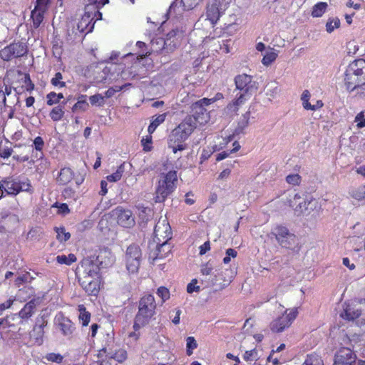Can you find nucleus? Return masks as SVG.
Returning a JSON list of instances; mask_svg holds the SVG:
<instances>
[{
    "mask_svg": "<svg viewBox=\"0 0 365 365\" xmlns=\"http://www.w3.org/2000/svg\"><path fill=\"white\" fill-rule=\"evenodd\" d=\"M344 82L347 91L352 92L365 85V60L359 58L347 66Z\"/></svg>",
    "mask_w": 365,
    "mask_h": 365,
    "instance_id": "obj_1",
    "label": "nucleus"
},
{
    "mask_svg": "<svg viewBox=\"0 0 365 365\" xmlns=\"http://www.w3.org/2000/svg\"><path fill=\"white\" fill-rule=\"evenodd\" d=\"M190 118H185L175 128H174L168 136V148H171L174 153L186 149L184 141L194 131Z\"/></svg>",
    "mask_w": 365,
    "mask_h": 365,
    "instance_id": "obj_2",
    "label": "nucleus"
},
{
    "mask_svg": "<svg viewBox=\"0 0 365 365\" xmlns=\"http://www.w3.org/2000/svg\"><path fill=\"white\" fill-rule=\"evenodd\" d=\"M156 303L151 294L143 296L138 303V311L135 317L133 329L135 331L147 325L155 314Z\"/></svg>",
    "mask_w": 365,
    "mask_h": 365,
    "instance_id": "obj_3",
    "label": "nucleus"
},
{
    "mask_svg": "<svg viewBox=\"0 0 365 365\" xmlns=\"http://www.w3.org/2000/svg\"><path fill=\"white\" fill-rule=\"evenodd\" d=\"M177 182L178 175L175 170L162 174L155 187V202H163L175 191Z\"/></svg>",
    "mask_w": 365,
    "mask_h": 365,
    "instance_id": "obj_4",
    "label": "nucleus"
},
{
    "mask_svg": "<svg viewBox=\"0 0 365 365\" xmlns=\"http://www.w3.org/2000/svg\"><path fill=\"white\" fill-rule=\"evenodd\" d=\"M236 88L240 91V96L234 101V106L243 104L258 89V83L247 74L237 75L235 78Z\"/></svg>",
    "mask_w": 365,
    "mask_h": 365,
    "instance_id": "obj_5",
    "label": "nucleus"
},
{
    "mask_svg": "<svg viewBox=\"0 0 365 365\" xmlns=\"http://www.w3.org/2000/svg\"><path fill=\"white\" fill-rule=\"evenodd\" d=\"M6 195H16L21 192H33L30 180L26 178L9 176L1 181Z\"/></svg>",
    "mask_w": 365,
    "mask_h": 365,
    "instance_id": "obj_6",
    "label": "nucleus"
},
{
    "mask_svg": "<svg viewBox=\"0 0 365 365\" xmlns=\"http://www.w3.org/2000/svg\"><path fill=\"white\" fill-rule=\"evenodd\" d=\"M268 237L271 240L275 239L282 248L294 250L298 245L296 235L291 232L287 227L282 225L274 226Z\"/></svg>",
    "mask_w": 365,
    "mask_h": 365,
    "instance_id": "obj_7",
    "label": "nucleus"
},
{
    "mask_svg": "<svg viewBox=\"0 0 365 365\" xmlns=\"http://www.w3.org/2000/svg\"><path fill=\"white\" fill-rule=\"evenodd\" d=\"M211 101V99L204 98L192 104L191 115L186 118H191L194 129L196 128L197 124L203 125L207 122L208 113L205 106L210 104Z\"/></svg>",
    "mask_w": 365,
    "mask_h": 365,
    "instance_id": "obj_8",
    "label": "nucleus"
},
{
    "mask_svg": "<svg viewBox=\"0 0 365 365\" xmlns=\"http://www.w3.org/2000/svg\"><path fill=\"white\" fill-rule=\"evenodd\" d=\"M141 250L138 245H130L126 250L125 255V262L126 269L129 273L134 274L138 272L141 260Z\"/></svg>",
    "mask_w": 365,
    "mask_h": 365,
    "instance_id": "obj_9",
    "label": "nucleus"
},
{
    "mask_svg": "<svg viewBox=\"0 0 365 365\" xmlns=\"http://www.w3.org/2000/svg\"><path fill=\"white\" fill-rule=\"evenodd\" d=\"M28 51L24 43L17 42L9 44L0 51V57L5 61L24 56Z\"/></svg>",
    "mask_w": 365,
    "mask_h": 365,
    "instance_id": "obj_10",
    "label": "nucleus"
},
{
    "mask_svg": "<svg viewBox=\"0 0 365 365\" xmlns=\"http://www.w3.org/2000/svg\"><path fill=\"white\" fill-rule=\"evenodd\" d=\"M341 316L349 321L357 320L358 324H365V304L359 306L349 304Z\"/></svg>",
    "mask_w": 365,
    "mask_h": 365,
    "instance_id": "obj_11",
    "label": "nucleus"
},
{
    "mask_svg": "<svg viewBox=\"0 0 365 365\" xmlns=\"http://www.w3.org/2000/svg\"><path fill=\"white\" fill-rule=\"evenodd\" d=\"M297 309H292L289 313L285 314L274 320L270 324V329L273 332H282L289 327L297 316Z\"/></svg>",
    "mask_w": 365,
    "mask_h": 365,
    "instance_id": "obj_12",
    "label": "nucleus"
},
{
    "mask_svg": "<svg viewBox=\"0 0 365 365\" xmlns=\"http://www.w3.org/2000/svg\"><path fill=\"white\" fill-rule=\"evenodd\" d=\"M224 1L225 0H210L207 3L206 16L212 25L217 23L227 7Z\"/></svg>",
    "mask_w": 365,
    "mask_h": 365,
    "instance_id": "obj_13",
    "label": "nucleus"
},
{
    "mask_svg": "<svg viewBox=\"0 0 365 365\" xmlns=\"http://www.w3.org/2000/svg\"><path fill=\"white\" fill-rule=\"evenodd\" d=\"M356 354L348 347L340 348L334 355L333 365H356Z\"/></svg>",
    "mask_w": 365,
    "mask_h": 365,
    "instance_id": "obj_14",
    "label": "nucleus"
},
{
    "mask_svg": "<svg viewBox=\"0 0 365 365\" xmlns=\"http://www.w3.org/2000/svg\"><path fill=\"white\" fill-rule=\"evenodd\" d=\"M171 238L172 232L169 223L165 220L158 222L154 228V242L160 244L163 241H169Z\"/></svg>",
    "mask_w": 365,
    "mask_h": 365,
    "instance_id": "obj_15",
    "label": "nucleus"
},
{
    "mask_svg": "<svg viewBox=\"0 0 365 365\" xmlns=\"http://www.w3.org/2000/svg\"><path fill=\"white\" fill-rule=\"evenodd\" d=\"M78 281H82V278L93 279H98V267L90 260H85L82 262L81 267L78 268L77 272Z\"/></svg>",
    "mask_w": 365,
    "mask_h": 365,
    "instance_id": "obj_16",
    "label": "nucleus"
},
{
    "mask_svg": "<svg viewBox=\"0 0 365 365\" xmlns=\"http://www.w3.org/2000/svg\"><path fill=\"white\" fill-rule=\"evenodd\" d=\"M55 323L65 336H71L75 329L72 322L62 313H58L55 318Z\"/></svg>",
    "mask_w": 365,
    "mask_h": 365,
    "instance_id": "obj_17",
    "label": "nucleus"
},
{
    "mask_svg": "<svg viewBox=\"0 0 365 365\" xmlns=\"http://www.w3.org/2000/svg\"><path fill=\"white\" fill-rule=\"evenodd\" d=\"M42 300L43 299L40 297H34L20 310L18 314L19 317L24 320L31 318L35 313L36 307L41 304Z\"/></svg>",
    "mask_w": 365,
    "mask_h": 365,
    "instance_id": "obj_18",
    "label": "nucleus"
},
{
    "mask_svg": "<svg viewBox=\"0 0 365 365\" xmlns=\"http://www.w3.org/2000/svg\"><path fill=\"white\" fill-rule=\"evenodd\" d=\"M95 22L92 14L88 11H86L81 19L78 21H76L77 30L83 31V33L88 34L91 32L94 28Z\"/></svg>",
    "mask_w": 365,
    "mask_h": 365,
    "instance_id": "obj_19",
    "label": "nucleus"
},
{
    "mask_svg": "<svg viewBox=\"0 0 365 365\" xmlns=\"http://www.w3.org/2000/svg\"><path fill=\"white\" fill-rule=\"evenodd\" d=\"M250 118V111H247L245 114L242 115V118L239 121L238 125L233 133V135H230L227 138H222V140L224 141V143H223L224 145H226L228 143L232 141L233 140L234 135L244 133V130L249 125Z\"/></svg>",
    "mask_w": 365,
    "mask_h": 365,
    "instance_id": "obj_20",
    "label": "nucleus"
},
{
    "mask_svg": "<svg viewBox=\"0 0 365 365\" xmlns=\"http://www.w3.org/2000/svg\"><path fill=\"white\" fill-rule=\"evenodd\" d=\"M118 224L123 227H131L135 225L133 213L128 210H118Z\"/></svg>",
    "mask_w": 365,
    "mask_h": 365,
    "instance_id": "obj_21",
    "label": "nucleus"
},
{
    "mask_svg": "<svg viewBox=\"0 0 365 365\" xmlns=\"http://www.w3.org/2000/svg\"><path fill=\"white\" fill-rule=\"evenodd\" d=\"M83 289L88 294L96 296L99 291V281L98 279H88L82 278V281L79 282Z\"/></svg>",
    "mask_w": 365,
    "mask_h": 365,
    "instance_id": "obj_22",
    "label": "nucleus"
},
{
    "mask_svg": "<svg viewBox=\"0 0 365 365\" xmlns=\"http://www.w3.org/2000/svg\"><path fill=\"white\" fill-rule=\"evenodd\" d=\"M172 246L168 241H163L160 244H156V250L153 253L154 259H163L167 257L171 252Z\"/></svg>",
    "mask_w": 365,
    "mask_h": 365,
    "instance_id": "obj_23",
    "label": "nucleus"
},
{
    "mask_svg": "<svg viewBox=\"0 0 365 365\" xmlns=\"http://www.w3.org/2000/svg\"><path fill=\"white\" fill-rule=\"evenodd\" d=\"M15 108H11V106L8 103L7 97L3 93V91L0 90V113H8V118H14Z\"/></svg>",
    "mask_w": 365,
    "mask_h": 365,
    "instance_id": "obj_24",
    "label": "nucleus"
},
{
    "mask_svg": "<svg viewBox=\"0 0 365 365\" xmlns=\"http://www.w3.org/2000/svg\"><path fill=\"white\" fill-rule=\"evenodd\" d=\"M73 172L70 168H63L59 172L56 178L58 184L66 185L73 178Z\"/></svg>",
    "mask_w": 365,
    "mask_h": 365,
    "instance_id": "obj_25",
    "label": "nucleus"
},
{
    "mask_svg": "<svg viewBox=\"0 0 365 365\" xmlns=\"http://www.w3.org/2000/svg\"><path fill=\"white\" fill-rule=\"evenodd\" d=\"M168 47V41H165L163 38H153L150 41V49L153 52L158 53L163 49H169Z\"/></svg>",
    "mask_w": 365,
    "mask_h": 365,
    "instance_id": "obj_26",
    "label": "nucleus"
},
{
    "mask_svg": "<svg viewBox=\"0 0 365 365\" xmlns=\"http://www.w3.org/2000/svg\"><path fill=\"white\" fill-rule=\"evenodd\" d=\"M181 34L178 29H173L168 34L165 41H168V45L170 47L169 50H173L178 43V38L180 37Z\"/></svg>",
    "mask_w": 365,
    "mask_h": 365,
    "instance_id": "obj_27",
    "label": "nucleus"
},
{
    "mask_svg": "<svg viewBox=\"0 0 365 365\" xmlns=\"http://www.w3.org/2000/svg\"><path fill=\"white\" fill-rule=\"evenodd\" d=\"M46 11L34 9L31 11V17L33 20L34 28H38L43 20V15Z\"/></svg>",
    "mask_w": 365,
    "mask_h": 365,
    "instance_id": "obj_28",
    "label": "nucleus"
},
{
    "mask_svg": "<svg viewBox=\"0 0 365 365\" xmlns=\"http://www.w3.org/2000/svg\"><path fill=\"white\" fill-rule=\"evenodd\" d=\"M166 115V113L158 115L151 121L148 128V131L150 134H152L155 129L165 120Z\"/></svg>",
    "mask_w": 365,
    "mask_h": 365,
    "instance_id": "obj_29",
    "label": "nucleus"
},
{
    "mask_svg": "<svg viewBox=\"0 0 365 365\" xmlns=\"http://www.w3.org/2000/svg\"><path fill=\"white\" fill-rule=\"evenodd\" d=\"M328 5L326 2H319L312 8V16L313 17H321L325 13Z\"/></svg>",
    "mask_w": 365,
    "mask_h": 365,
    "instance_id": "obj_30",
    "label": "nucleus"
},
{
    "mask_svg": "<svg viewBox=\"0 0 365 365\" xmlns=\"http://www.w3.org/2000/svg\"><path fill=\"white\" fill-rule=\"evenodd\" d=\"M63 108V105H58L51 110L49 116L53 121H58L62 119L64 115Z\"/></svg>",
    "mask_w": 365,
    "mask_h": 365,
    "instance_id": "obj_31",
    "label": "nucleus"
},
{
    "mask_svg": "<svg viewBox=\"0 0 365 365\" xmlns=\"http://www.w3.org/2000/svg\"><path fill=\"white\" fill-rule=\"evenodd\" d=\"M78 312H79V319L82 322L83 326H87L90 322L91 314L86 311L84 305L81 304L78 306Z\"/></svg>",
    "mask_w": 365,
    "mask_h": 365,
    "instance_id": "obj_32",
    "label": "nucleus"
},
{
    "mask_svg": "<svg viewBox=\"0 0 365 365\" xmlns=\"http://www.w3.org/2000/svg\"><path fill=\"white\" fill-rule=\"evenodd\" d=\"M302 365H324V362L321 356L312 354L307 356Z\"/></svg>",
    "mask_w": 365,
    "mask_h": 365,
    "instance_id": "obj_33",
    "label": "nucleus"
},
{
    "mask_svg": "<svg viewBox=\"0 0 365 365\" xmlns=\"http://www.w3.org/2000/svg\"><path fill=\"white\" fill-rule=\"evenodd\" d=\"M56 261L58 264L71 265L73 262L76 261V257L73 254H69L68 256L65 255H58Z\"/></svg>",
    "mask_w": 365,
    "mask_h": 365,
    "instance_id": "obj_34",
    "label": "nucleus"
},
{
    "mask_svg": "<svg viewBox=\"0 0 365 365\" xmlns=\"http://www.w3.org/2000/svg\"><path fill=\"white\" fill-rule=\"evenodd\" d=\"M62 98H63V93H56L55 92H50L46 95V103L48 106H53L54 104L60 103Z\"/></svg>",
    "mask_w": 365,
    "mask_h": 365,
    "instance_id": "obj_35",
    "label": "nucleus"
},
{
    "mask_svg": "<svg viewBox=\"0 0 365 365\" xmlns=\"http://www.w3.org/2000/svg\"><path fill=\"white\" fill-rule=\"evenodd\" d=\"M19 75L21 76L19 80L25 84V89L29 92L32 91L34 89V84L32 83L29 74H23L19 72ZM22 87H24V86Z\"/></svg>",
    "mask_w": 365,
    "mask_h": 365,
    "instance_id": "obj_36",
    "label": "nucleus"
},
{
    "mask_svg": "<svg viewBox=\"0 0 365 365\" xmlns=\"http://www.w3.org/2000/svg\"><path fill=\"white\" fill-rule=\"evenodd\" d=\"M353 198L360 201L365 199V185L353 189L350 192Z\"/></svg>",
    "mask_w": 365,
    "mask_h": 365,
    "instance_id": "obj_37",
    "label": "nucleus"
},
{
    "mask_svg": "<svg viewBox=\"0 0 365 365\" xmlns=\"http://www.w3.org/2000/svg\"><path fill=\"white\" fill-rule=\"evenodd\" d=\"M123 173L124 164H121L120 166H118L117 170L115 173L107 176V180L109 182H117L120 180Z\"/></svg>",
    "mask_w": 365,
    "mask_h": 365,
    "instance_id": "obj_38",
    "label": "nucleus"
},
{
    "mask_svg": "<svg viewBox=\"0 0 365 365\" xmlns=\"http://www.w3.org/2000/svg\"><path fill=\"white\" fill-rule=\"evenodd\" d=\"M86 96H84V95H81L78 98L77 103H76L72 108L73 111H76L77 110H86V108L88 107V104L86 102Z\"/></svg>",
    "mask_w": 365,
    "mask_h": 365,
    "instance_id": "obj_39",
    "label": "nucleus"
},
{
    "mask_svg": "<svg viewBox=\"0 0 365 365\" xmlns=\"http://www.w3.org/2000/svg\"><path fill=\"white\" fill-rule=\"evenodd\" d=\"M197 346L196 340L193 336H188L186 339V354L187 356H191L193 350Z\"/></svg>",
    "mask_w": 365,
    "mask_h": 365,
    "instance_id": "obj_40",
    "label": "nucleus"
},
{
    "mask_svg": "<svg viewBox=\"0 0 365 365\" xmlns=\"http://www.w3.org/2000/svg\"><path fill=\"white\" fill-rule=\"evenodd\" d=\"M339 26L340 20L339 18L335 17L333 19H329L328 21L326 24V31L330 34L333 32L335 29H337Z\"/></svg>",
    "mask_w": 365,
    "mask_h": 365,
    "instance_id": "obj_41",
    "label": "nucleus"
},
{
    "mask_svg": "<svg viewBox=\"0 0 365 365\" xmlns=\"http://www.w3.org/2000/svg\"><path fill=\"white\" fill-rule=\"evenodd\" d=\"M67 26H68V29H67L68 35L71 37L73 36V38H76V36H80L81 34H83V31H80L77 30L76 21H71L68 24Z\"/></svg>",
    "mask_w": 365,
    "mask_h": 365,
    "instance_id": "obj_42",
    "label": "nucleus"
},
{
    "mask_svg": "<svg viewBox=\"0 0 365 365\" xmlns=\"http://www.w3.org/2000/svg\"><path fill=\"white\" fill-rule=\"evenodd\" d=\"M214 267L213 262L209 260L207 262L201 265L200 272L202 275H211L213 272Z\"/></svg>",
    "mask_w": 365,
    "mask_h": 365,
    "instance_id": "obj_43",
    "label": "nucleus"
},
{
    "mask_svg": "<svg viewBox=\"0 0 365 365\" xmlns=\"http://www.w3.org/2000/svg\"><path fill=\"white\" fill-rule=\"evenodd\" d=\"M56 231L57 233V239L60 242H66L71 237V234L66 232L64 227H57Z\"/></svg>",
    "mask_w": 365,
    "mask_h": 365,
    "instance_id": "obj_44",
    "label": "nucleus"
},
{
    "mask_svg": "<svg viewBox=\"0 0 365 365\" xmlns=\"http://www.w3.org/2000/svg\"><path fill=\"white\" fill-rule=\"evenodd\" d=\"M34 148L36 150V151L40 152L39 156H38V153H36V158L38 157L39 158H42L43 153H41V150L44 145V141H43V138L40 136H37L36 138H35V139L34 140Z\"/></svg>",
    "mask_w": 365,
    "mask_h": 365,
    "instance_id": "obj_45",
    "label": "nucleus"
},
{
    "mask_svg": "<svg viewBox=\"0 0 365 365\" xmlns=\"http://www.w3.org/2000/svg\"><path fill=\"white\" fill-rule=\"evenodd\" d=\"M44 359L51 362L60 364L63 361V356L60 354L48 353L44 356Z\"/></svg>",
    "mask_w": 365,
    "mask_h": 365,
    "instance_id": "obj_46",
    "label": "nucleus"
},
{
    "mask_svg": "<svg viewBox=\"0 0 365 365\" xmlns=\"http://www.w3.org/2000/svg\"><path fill=\"white\" fill-rule=\"evenodd\" d=\"M63 78V76L61 73L57 72L55 74V76L51 79V83L53 86L63 88L66 86V83L63 81H61Z\"/></svg>",
    "mask_w": 365,
    "mask_h": 365,
    "instance_id": "obj_47",
    "label": "nucleus"
},
{
    "mask_svg": "<svg viewBox=\"0 0 365 365\" xmlns=\"http://www.w3.org/2000/svg\"><path fill=\"white\" fill-rule=\"evenodd\" d=\"M277 56V54L273 51H270V52H268L267 53L262 60V63L264 65V66H269L270 65L273 61H275L276 58Z\"/></svg>",
    "mask_w": 365,
    "mask_h": 365,
    "instance_id": "obj_48",
    "label": "nucleus"
},
{
    "mask_svg": "<svg viewBox=\"0 0 365 365\" xmlns=\"http://www.w3.org/2000/svg\"><path fill=\"white\" fill-rule=\"evenodd\" d=\"M201 0H181L180 3L182 4L184 10L193 9Z\"/></svg>",
    "mask_w": 365,
    "mask_h": 365,
    "instance_id": "obj_49",
    "label": "nucleus"
},
{
    "mask_svg": "<svg viewBox=\"0 0 365 365\" xmlns=\"http://www.w3.org/2000/svg\"><path fill=\"white\" fill-rule=\"evenodd\" d=\"M62 195L65 199L72 200H75L76 198V196H77L76 191L70 187H66L63 190Z\"/></svg>",
    "mask_w": 365,
    "mask_h": 365,
    "instance_id": "obj_50",
    "label": "nucleus"
},
{
    "mask_svg": "<svg viewBox=\"0 0 365 365\" xmlns=\"http://www.w3.org/2000/svg\"><path fill=\"white\" fill-rule=\"evenodd\" d=\"M89 99L93 106H102L104 104L103 96L101 94L91 96Z\"/></svg>",
    "mask_w": 365,
    "mask_h": 365,
    "instance_id": "obj_51",
    "label": "nucleus"
},
{
    "mask_svg": "<svg viewBox=\"0 0 365 365\" xmlns=\"http://www.w3.org/2000/svg\"><path fill=\"white\" fill-rule=\"evenodd\" d=\"M34 290L31 287H24L19 290L18 296L21 299H24V300H26V298L24 297V294H26L28 297H30L34 294Z\"/></svg>",
    "mask_w": 365,
    "mask_h": 365,
    "instance_id": "obj_52",
    "label": "nucleus"
},
{
    "mask_svg": "<svg viewBox=\"0 0 365 365\" xmlns=\"http://www.w3.org/2000/svg\"><path fill=\"white\" fill-rule=\"evenodd\" d=\"M29 279L30 274L29 272H26L21 275H19L15 279V285L19 287L24 283L29 282Z\"/></svg>",
    "mask_w": 365,
    "mask_h": 365,
    "instance_id": "obj_53",
    "label": "nucleus"
},
{
    "mask_svg": "<svg viewBox=\"0 0 365 365\" xmlns=\"http://www.w3.org/2000/svg\"><path fill=\"white\" fill-rule=\"evenodd\" d=\"M301 180V176L298 174H292L289 175L286 178V181L287 183L296 185L299 184Z\"/></svg>",
    "mask_w": 365,
    "mask_h": 365,
    "instance_id": "obj_54",
    "label": "nucleus"
},
{
    "mask_svg": "<svg viewBox=\"0 0 365 365\" xmlns=\"http://www.w3.org/2000/svg\"><path fill=\"white\" fill-rule=\"evenodd\" d=\"M47 325V320L44 319L43 317L41 319H37L36 325L34 328V330H36L38 334H42L43 331V328Z\"/></svg>",
    "mask_w": 365,
    "mask_h": 365,
    "instance_id": "obj_55",
    "label": "nucleus"
},
{
    "mask_svg": "<svg viewBox=\"0 0 365 365\" xmlns=\"http://www.w3.org/2000/svg\"><path fill=\"white\" fill-rule=\"evenodd\" d=\"M158 295L162 298L163 301L165 302L170 297V292L165 287H160L158 289L157 291Z\"/></svg>",
    "mask_w": 365,
    "mask_h": 365,
    "instance_id": "obj_56",
    "label": "nucleus"
},
{
    "mask_svg": "<svg viewBox=\"0 0 365 365\" xmlns=\"http://www.w3.org/2000/svg\"><path fill=\"white\" fill-rule=\"evenodd\" d=\"M49 2L50 0H36L34 9L46 11Z\"/></svg>",
    "mask_w": 365,
    "mask_h": 365,
    "instance_id": "obj_57",
    "label": "nucleus"
},
{
    "mask_svg": "<svg viewBox=\"0 0 365 365\" xmlns=\"http://www.w3.org/2000/svg\"><path fill=\"white\" fill-rule=\"evenodd\" d=\"M197 280L196 279H192L191 282L189 283L187 286V292L190 294L193 292H199L200 288L199 286H197Z\"/></svg>",
    "mask_w": 365,
    "mask_h": 365,
    "instance_id": "obj_58",
    "label": "nucleus"
},
{
    "mask_svg": "<svg viewBox=\"0 0 365 365\" xmlns=\"http://www.w3.org/2000/svg\"><path fill=\"white\" fill-rule=\"evenodd\" d=\"M257 356V351H256V349H252V350H250V351H246L245 354H244V359L247 361H252L254 360L255 359H256Z\"/></svg>",
    "mask_w": 365,
    "mask_h": 365,
    "instance_id": "obj_59",
    "label": "nucleus"
},
{
    "mask_svg": "<svg viewBox=\"0 0 365 365\" xmlns=\"http://www.w3.org/2000/svg\"><path fill=\"white\" fill-rule=\"evenodd\" d=\"M8 103L11 106V108H15V106L20 102L19 97L16 94L7 96Z\"/></svg>",
    "mask_w": 365,
    "mask_h": 365,
    "instance_id": "obj_60",
    "label": "nucleus"
},
{
    "mask_svg": "<svg viewBox=\"0 0 365 365\" xmlns=\"http://www.w3.org/2000/svg\"><path fill=\"white\" fill-rule=\"evenodd\" d=\"M355 122L357 123V127L359 128L365 127V118L363 112H361L355 117Z\"/></svg>",
    "mask_w": 365,
    "mask_h": 365,
    "instance_id": "obj_61",
    "label": "nucleus"
},
{
    "mask_svg": "<svg viewBox=\"0 0 365 365\" xmlns=\"http://www.w3.org/2000/svg\"><path fill=\"white\" fill-rule=\"evenodd\" d=\"M13 150L8 147H0V156L4 158H8L12 154Z\"/></svg>",
    "mask_w": 365,
    "mask_h": 365,
    "instance_id": "obj_62",
    "label": "nucleus"
},
{
    "mask_svg": "<svg viewBox=\"0 0 365 365\" xmlns=\"http://www.w3.org/2000/svg\"><path fill=\"white\" fill-rule=\"evenodd\" d=\"M14 299H9L4 303L0 304V315L2 312L11 307L14 303Z\"/></svg>",
    "mask_w": 365,
    "mask_h": 365,
    "instance_id": "obj_63",
    "label": "nucleus"
},
{
    "mask_svg": "<svg viewBox=\"0 0 365 365\" xmlns=\"http://www.w3.org/2000/svg\"><path fill=\"white\" fill-rule=\"evenodd\" d=\"M210 250V241H206L201 246H200V255H203Z\"/></svg>",
    "mask_w": 365,
    "mask_h": 365,
    "instance_id": "obj_64",
    "label": "nucleus"
}]
</instances>
